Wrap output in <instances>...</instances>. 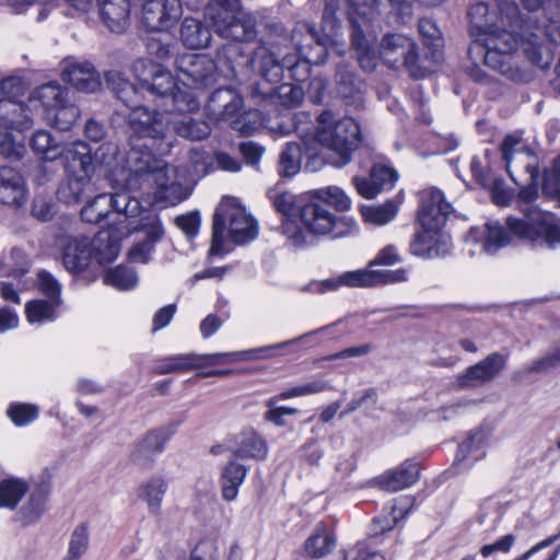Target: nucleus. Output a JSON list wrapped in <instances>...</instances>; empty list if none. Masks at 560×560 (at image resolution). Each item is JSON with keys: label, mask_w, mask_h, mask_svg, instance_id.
<instances>
[{"label": "nucleus", "mask_w": 560, "mask_h": 560, "mask_svg": "<svg viewBox=\"0 0 560 560\" xmlns=\"http://www.w3.org/2000/svg\"><path fill=\"white\" fill-rule=\"evenodd\" d=\"M536 191L522 190L520 197L526 200L522 208L524 218L508 217L505 226L498 221L486 224L487 235L483 240V250L489 255L497 254L502 247L512 244V235L528 242L544 243L548 248L560 246V220L550 212H542L532 206Z\"/></svg>", "instance_id": "f03ea898"}, {"label": "nucleus", "mask_w": 560, "mask_h": 560, "mask_svg": "<svg viewBox=\"0 0 560 560\" xmlns=\"http://www.w3.org/2000/svg\"><path fill=\"white\" fill-rule=\"evenodd\" d=\"M90 546V526L88 523H80L70 535L67 556L63 560H79Z\"/></svg>", "instance_id": "8fccbe9b"}, {"label": "nucleus", "mask_w": 560, "mask_h": 560, "mask_svg": "<svg viewBox=\"0 0 560 560\" xmlns=\"http://www.w3.org/2000/svg\"><path fill=\"white\" fill-rule=\"evenodd\" d=\"M506 365V358L493 352L475 365L466 369L465 373L456 378V386L460 389L475 388L494 380Z\"/></svg>", "instance_id": "6ab92c4d"}, {"label": "nucleus", "mask_w": 560, "mask_h": 560, "mask_svg": "<svg viewBox=\"0 0 560 560\" xmlns=\"http://www.w3.org/2000/svg\"><path fill=\"white\" fill-rule=\"evenodd\" d=\"M268 448L265 440L254 432L243 434L233 455L237 458L262 460L267 457Z\"/></svg>", "instance_id": "37998d69"}, {"label": "nucleus", "mask_w": 560, "mask_h": 560, "mask_svg": "<svg viewBox=\"0 0 560 560\" xmlns=\"http://www.w3.org/2000/svg\"><path fill=\"white\" fill-rule=\"evenodd\" d=\"M380 57L389 68L405 67L413 78L422 77L416 42L400 33H387L380 43Z\"/></svg>", "instance_id": "9d476101"}, {"label": "nucleus", "mask_w": 560, "mask_h": 560, "mask_svg": "<svg viewBox=\"0 0 560 560\" xmlns=\"http://www.w3.org/2000/svg\"><path fill=\"white\" fill-rule=\"evenodd\" d=\"M419 478V463L413 459H406L396 468L381 475L377 478V483L386 491L396 492L411 487Z\"/></svg>", "instance_id": "cd10ccee"}, {"label": "nucleus", "mask_w": 560, "mask_h": 560, "mask_svg": "<svg viewBox=\"0 0 560 560\" xmlns=\"http://www.w3.org/2000/svg\"><path fill=\"white\" fill-rule=\"evenodd\" d=\"M175 66L184 84L207 88L217 81L215 62L206 55L187 54L176 58Z\"/></svg>", "instance_id": "4468645a"}, {"label": "nucleus", "mask_w": 560, "mask_h": 560, "mask_svg": "<svg viewBox=\"0 0 560 560\" xmlns=\"http://www.w3.org/2000/svg\"><path fill=\"white\" fill-rule=\"evenodd\" d=\"M60 304L48 300H34L26 304L25 313L31 324H43L56 318V310Z\"/></svg>", "instance_id": "864d4df0"}, {"label": "nucleus", "mask_w": 560, "mask_h": 560, "mask_svg": "<svg viewBox=\"0 0 560 560\" xmlns=\"http://www.w3.org/2000/svg\"><path fill=\"white\" fill-rule=\"evenodd\" d=\"M66 176L61 180L56 191L57 199L69 206L79 205L83 199L96 194L97 188L92 180L91 173L85 172H65Z\"/></svg>", "instance_id": "b1692460"}, {"label": "nucleus", "mask_w": 560, "mask_h": 560, "mask_svg": "<svg viewBox=\"0 0 560 560\" xmlns=\"http://www.w3.org/2000/svg\"><path fill=\"white\" fill-rule=\"evenodd\" d=\"M398 212L396 202L389 200L381 206H365L361 208L362 217L366 222L384 225L395 219Z\"/></svg>", "instance_id": "5fc2aeb1"}, {"label": "nucleus", "mask_w": 560, "mask_h": 560, "mask_svg": "<svg viewBox=\"0 0 560 560\" xmlns=\"http://www.w3.org/2000/svg\"><path fill=\"white\" fill-rule=\"evenodd\" d=\"M260 125L261 114L259 110H248L240 115L237 114L231 121L232 128L243 136L252 135Z\"/></svg>", "instance_id": "680f3d73"}, {"label": "nucleus", "mask_w": 560, "mask_h": 560, "mask_svg": "<svg viewBox=\"0 0 560 560\" xmlns=\"http://www.w3.org/2000/svg\"><path fill=\"white\" fill-rule=\"evenodd\" d=\"M335 547L336 537L324 522L316 524L312 535L304 542L306 555L314 559L324 558Z\"/></svg>", "instance_id": "4c0bfd02"}, {"label": "nucleus", "mask_w": 560, "mask_h": 560, "mask_svg": "<svg viewBox=\"0 0 560 560\" xmlns=\"http://www.w3.org/2000/svg\"><path fill=\"white\" fill-rule=\"evenodd\" d=\"M250 93L253 98L284 107L298 106L304 98V92L301 86L289 83L267 82L266 78L261 74L260 79L252 85Z\"/></svg>", "instance_id": "a211bd4d"}, {"label": "nucleus", "mask_w": 560, "mask_h": 560, "mask_svg": "<svg viewBox=\"0 0 560 560\" xmlns=\"http://www.w3.org/2000/svg\"><path fill=\"white\" fill-rule=\"evenodd\" d=\"M282 40L287 43V48L289 45L292 46L296 55L289 52L282 55L280 42L269 40L261 43L250 58L244 56L237 44L222 45L217 51V57L220 60H226L232 72H236V67L240 65L237 58H245L246 66L249 62H258L260 74L271 83H280L283 80L284 69L293 80L303 82L310 77L312 61L324 62L322 56L326 54V49L318 40L312 24L296 23L290 36H284Z\"/></svg>", "instance_id": "f257e3e1"}, {"label": "nucleus", "mask_w": 560, "mask_h": 560, "mask_svg": "<svg viewBox=\"0 0 560 560\" xmlns=\"http://www.w3.org/2000/svg\"><path fill=\"white\" fill-rule=\"evenodd\" d=\"M49 492L50 486L48 482H42L32 491L27 505L22 509L26 523L35 522L40 517Z\"/></svg>", "instance_id": "603ef678"}, {"label": "nucleus", "mask_w": 560, "mask_h": 560, "mask_svg": "<svg viewBox=\"0 0 560 560\" xmlns=\"http://www.w3.org/2000/svg\"><path fill=\"white\" fill-rule=\"evenodd\" d=\"M93 248L101 262L114 260L120 249L119 240L110 232H100L94 242L85 235L67 236L62 242V264L72 273L83 271L90 264Z\"/></svg>", "instance_id": "0eeeda50"}, {"label": "nucleus", "mask_w": 560, "mask_h": 560, "mask_svg": "<svg viewBox=\"0 0 560 560\" xmlns=\"http://www.w3.org/2000/svg\"><path fill=\"white\" fill-rule=\"evenodd\" d=\"M451 249V237L436 229L422 228L413 234L409 244L411 255L425 259L443 257L450 254Z\"/></svg>", "instance_id": "aec40b11"}, {"label": "nucleus", "mask_w": 560, "mask_h": 560, "mask_svg": "<svg viewBox=\"0 0 560 560\" xmlns=\"http://www.w3.org/2000/svg\"><path fill=\"white\" fill-rule=\"evenodd\" d=\"M129 150L126 153L125 166L121 170V188L131 185V176H141L152 170H158V175H164V161L155 150L156 143L129 140Z\"/></svg>", "instance_id": "9b49d317"}, {"label": "nucleus", "mask_w": 560, "mask_h": 560, "mask_svg": "<svg viewBox=\"0 0 560 560\" xmlns=\"http://www.w3.org/2000/svg\"><path fill=\"white\" fill-rule=\"evenodd\" d=\"M226 232L235 244H245L258 235L257 221L232 198L223 199L214 211L210 256L223 254Z\"/></svg>", "instance_id": "39448f33"}, {"label": "nucleus", "mask_w": 560, "mask_h": 560, "mask_svg": "<svg viewBox=\"0 0 560 560\" xmlns=\"http://www.w3.org/2000/svg\"><path fill=\"white\" fill-rule=\"evenodd\" d=\"M195 353H184L170 358L154 369L156 374L183 373L195 370Z\"/></svg>", "instance_id": "4d7b16f0"}, {"label": "nucleus", "mask_w": 560, "mask_h": 560, "mask_svg": "<svg viewBox=\"0 0 560 560\" xmlns=\"http://www.w3.org/2000/svg\"><path fill=\"white\" fill-rule=\"evenodd\" d=\"M212 27L222 38L232 39L236 43L250 42L255 39L256 20L245 12L226 15L224 12L213 16Z\"/></svg>", "instance_id": "f3484780"}, {"label": "nucleus", "mask_w": 560, "mask_h": 560, "mask_svg": "<svg viewBox=\"0 0 560 560\" xmlns=\"http://www.w3.org/2000/svg\"><path fill=\"white\" fill-rule=\"evenodd\" d=\"M33 97L48 110H52L66 102L65 92L56 82L40 85L33 92Z\"/></svg>", "instance_id": "6e6d98bb"}, {"label": "nucleus", "mask_w": 560, "mask_h": 560, "mask_svg": "<svg viewBox=\"0 0 560 560\" xmlns=\"http://www.w3.org/2000/svg\"><path fill=\"white\" fill-rule=\"evenodd\" d=\"M173 132L182 138L199 141L206 139L211 133V128L206 121L183 118L178 121H171V135Z\"/></svg>", "instance_id": "49530a36"}, {"label": "nucleus", "mask_w": 560, "mask_h": 560, "mask_svg": "<svg viewBox=\"0 0 560 560\" xmlns=\"http://www.w3.org/2000/svg\"><path fill=\"white\" fill-rule=\"evenodd\" d=\"M180 39L189 49H201L208 47L211 33L199 20L185 18L180 27Z\"/></svg>", "instance_id": "ea45409f"}, {"label": "nucleus", "mask_w": 560, "mask_h": 560, "mask_svg": "<svg viewBox=\"0 0 560 560\" xmlns=\"http://www.w3.org/2000/svg\"><path fill=\"white\" fill-rule=\"evenodd\" d=\"M160 100V106L168 112L189 113L199 108L197 97L189 91L180 90L175 86L164 94H155L153 96Z\"/></svg>", "instance_id": "58836bf2"}, {"label": "nucleus", "mask_w": 560, "mask_h": 560, "mask_svg": "<svg viewBox=\"0 0 560 560\" xmlns=\"http://www.w3.org/2000/svg\"><path fill=\"white\" fill-rule=\"evenodd\" d=\"M243 107L242 96L231 88H220L211 93L206 104V115L210 120L232 121Z\"/></svg>", "instance_id": "4be33fe9"}, {"label": "nucleus", "mask_w": 560, "mask_h": 560, "mask_svg": "<svg viewBox=\"0 0 560 560\" xmlns=\"http://www.w3.org/2000/svg\"><path fill=\"white\" fill-rule=\"evenodd\" d=\"M125 119L130 132L129 140L156 143L159 154L171 152L174 138L171 137V120L165 114L141 105L130 110Z\"/></svg>", "instance_id": "6e6552de"}, {"label": "nucleus", "mask_w": 560, "mask_h": 560, "mask_svg": "<svg viewBox=\"0 0 560 560\" xmlns=\"http://www.w3.org/2000/svg\"><path fill=\"white\" fill-rule=\"evenodd\" d=\"M145 47L148 52L159 61H166L174 56L173 46L170 43L163 42L162 38L155 35L147 38Z\"/></svg>", "instance_id": "774afa93"}, {"label": "nucleus", "mask_w": 560, "mask_h": 560, "mask_svg": "<svg viewBox=\"0 0 560 560\" xmlns=\"http://www.w3.org/2000/svg\"><path fill=\"white\" fill-rule=\"evenodd\" d=\"M303 153L308 158H315L318 155L317 149L310 137L304 136L301 143H287L285 148L280 153L279 174L285 177L296 175L301 170Z\"/></svg>", "instance_id": "bb28decb"}, {"label": "nucleus", "mask_w": 560, "mask_h": 560, "mask_svg": "<svg viewBox=\"0 0 560 560\" xmlns=\"http://www.w3.org/2000/svg\"><path fill=\"white\" fill-rule=\"evenodd\" d=\"M7 415L18 427H24L38 417V407L32 404L12 402L9 405Z\"/></svg>", "instance_id": "bf43d9fd"}, {"label": "nucleus", "mask_w": 560, "mask_h": 560, "mask_svg": "<svg viewBox=\"0 0 560 560\" xmlns=\"http://www.w3.org/2000/svg\"><path fill=\"white\" fill-rule=\"evenodd\" d=\"M452 206L444 200L441 190L430 188L422 191L421 205L418 211V221L423 229L442 230Z\"/></svg>", "instance_id": "412c9836"}, {"label": "nucleus", "mask_w": 560, "mask_h": 560, "mask_svg": "<svg viewBox=\"0 0 560 560\" xmlns=\"http://www.w3.org/2000/svg\"><path fill=\"white\" fill-rule=\"evenodd\" d=\"M521 144V137L516 135H508L503 139L500 151L506 171L516 185H522L523 180L517 177L514 170V167L522 166L527 174V179L524 182L528 185H536L539 176L536 158Z\"/></svg>", "instance_id": "f8f14e48"}, {"label": "nucleus", "mask_w": 560, "mask_h": 560, "mask_svg": "<svg viewBox=\"0 0 560 560\" xmlns=\"http://www.w3.org/2000/svg\"><path fill=\"white\" fill-rule=\"evenodd\" d=\"M114 212L132 220L141 212L140 201L122 188L115 192H100L81 209V218L89 223H100Z\"/></svg>", "instance_id": "1a4fd4ad"}, {"label": "nucleus", "mask_w": 560, "mask_h": 560, "mask_svg": "<svg viewBox=\"0 0 560 560\" xmlns=\"http://www.w3.org/2000/svg\"><path fill=\"white\" fill-rule=\"evenodd\" d=\"M343 280L352 285L371 288L388 283L405 282L408 280V272L405 268H398L396 270L360 269L347 271Z\"/></svg>", "instance_id": "a878e982"}, {"label": "nucleus", "mask_w": 560, "mask_h": 560, "mask_svg": "<svg viewBox=\"0 0 560 560\" xmlns=\"http://www.w3.org/2000/svg\"><path fill=\"white\" fill-rule=\"evenodd\" d=\"M168 489V481L163 476H153L139 485L137 497L147 504L150 514H161L163 498Z\"/></svg>", "instance_id": "f704fd0d"}, {"label": "nucleus", "mask_w": 560, "mask_h": 560, "mask_svg": "<svg viewBox=\"0 0 560 560\" xmlns=\"http://www.w3.org/2000/svg\"><path fill=\"white\" fill-rule=\"evenodd\" d=\"M331 326H325L317 330L311 331L308 334L302 335L298 338L276 343L267 347H259L250 350H242V351H231V352H217V353H206V354H197L195 353L196 368L201 369L206 366H214L222 364H230L241 361H252L258 359H267L273 355L272 351L278 348L285 347L288 345L295 343L302 339L307 338L311 335H315L318 332H323L328 330Z\"/></svg>", "instance_id": "ddd939ff"}, {"label": "nucleus", "mask_w": 560, "mask_h": 560, "mask_svg": "<svg viewBox=\"0 0 560 560\" xmlns=\"http://www.w3.org/2000/svg\"><path fill=\"white\" fill-rule=\"evenodd\" d=\"M26 199V188L22 175L12 167H0V202L21 206Z\"/></svg>", "instance_id": "2f4dec72"}, {"label": "nucleus", "mask_w": 560, "mask_h": 560, "mask_svg": "<svg viewBox=\"0 0 560 560\" xmlns=\"http://www.w3.org/2000/svg\"><path fill=\"white\" fill-rule=\"evenodd\" d=\"M58 159H61L65 172L91 173L92 149L84 141H74L61 145Z\"/></svg>", "instance_id": "c756f323"}, {"label": "nucleus", "mask_w": 560, "mask_h": 560, "mask_svg": "<svg viewBox=\"0 0 560 560\" xmlns=\"http://www.w3.org/2000/svg\"><path fill=\"white\" fill-rule=\"evenodd\" d=\"M188 172L191 176L201 178L209 173L213 164V156L201 149L192 148L188 152Z\"/></svg>", "instance_id": "13d9d810"}, {"label": "nucleus", "mask_w": 560, "mask_h": 560, "mask_svg": "<svg viewBox=\"0 0 560 560\" xmlns=\"http://www.w3.org/2000/svg\"><path fill=\"white\" fill-rule=\"evenodd\" d=\"M62 80L73 85L78 91L92 93L101 88L100 75L89 61L69 58L63 61Z\"/></svg>", "instance_id": "393cba45"}, {"label": "nucleus", "mask_w": 560, "mask_h": 560, "mask_svg": "<svg viewBox=\"0 0 560 560\" xmlns=\"http://www.w3.org/2000/svg\"><path fill=\"white\" fill-rule=\"evenodd\" d=\"M412 503L410 498H399L386 505L383 513L372 520L370 535L378 536L392 530L409 513Z\"/></svg>", "instance_id": "c85d7f7f"}, {"label": "nucleus", "mask_w": 560, "mask_h": 560, "mask_svg": "<svg viewBox=\"0 0 560 560\" xmlns=\"http://www.w3.org/2000/svg\"><path fill=\"white\" fill-rule=\"evenodd\" d=\"M30 262L24 250L13 247L0 257V275L21 277L28 271Z\"/></svg>", "instance_id": "a18cd8bd"}, {"label": "nucleus", "mask_w": 560, "mask_h": 560, "mask_svg": "<svg viewBox=\"0 0 560 560\" xmlns=\"http://www.w3.org/2000/svg\"><path fill=\"white\" fill-rule=\"evenodd\" d=\"M133 219H138L137 224L130 226L129 230L144 232V240L150 241L153 245L163 238L165 230L160 217L154 211L141 207V212Z\"/></svg>", "instance_id": "79ce46f5"}, {"label": "nucleus", "mask_w": 560, "mask_h": 560, "mask_svg": "<svg viewBox=\"0 0 560 560\" xmlns=\"http://www.w3.org/2000/svg\"><path fill=\"white\" fill-rule=\"evenodd\" d=\"M336 83L338 93L343 98H353L355 102L362 101L361 92L357 85L355 75L347 63L338 65L336 72Z\"/></svg>", "instance_id": "de8ad7c7"}, {"label": "nucleus", "mask_w": 560, "mask_h": 560, "mask_svg": "<svg viewBox=\"0 0 560 560\" xmlns=\"http://www.w3.org/2000/svg\"><path fill=\"white\" fill-rule=\"evenodd\" d=\"M351 200L337 186L313 190L310 200L301 208V222L305 230L316 236L330 240L351 237L358 234L357 221L349 215H337L335 211H348Z\"/></svg>", "instance_id": "20e7f679"}, {"label": "nucleus", "mask_w": 560, "mask_h": 560, "mask_svg": "<svg viewBox=\"0 0 560 560\" xmlns=\"http://www.w3.org/2000/svg\"><path fill=\"white\" fill-rule=\"evenodd\" d=\"M105 81L117 100H119L130 110L142 105V94L145 90L140 89V84H132L118 71H108L105 74Z\"/></svg>", "instance_id": "7c9ffc66"}, {"label": "nucleus", "mask_w": 560, "mask_h": 560, "mask_svg": "<svg viewBox=\"0 0 560 560\" xmlns=\"http://www.w3.org/2000/svg\"><path fill=\"white\" fill-rule=\"evenodd\" d=\"M520 48L530 62L539 67L545 66L541 45L536 34L524 39L520 38L514 31L490 28L480 34V37L469 47L468 52L471 58L474 55L482 57L486 66L517 81L522 75L514 66V59Z\"/></svg>", "instance_id": "7ed1b4c3"}, {"label": "nucleus", "mask_w": 560, "mask_h": 560, "mask_svg": "<svg viewBox=\"0 0 560 560\" xmlns=\"http://www.w3.org/2000/svg\"><path fill=\"white\" fill-rule=\"evenodd\" d=\"M351 44L355 49L357 59L362 70L366 72L374 71L381 58L380 51H375L370 40L365 37L362 25L354 16H351Z\"/></svg>", "instance_id": "72a5a7b5"}, {"label": "nucleus", "mask_w": 560, "mask_h": 560, "mask_svg": "<svg viewBox=\"0 0 560 560\" xmlns=\"http://www.w3.org/2000/svg\"><path fill=\"white\" fill-rule=\"evenodd\" d=\"M141 7V24L150 33L168 30L183 13L180 0H149Z\"/></svg>", "instance_id": "dca6fc26"}, {"label": "nucleus", "mask_w": 560, "mask_h": 560, "mask_svg": "<svg viewBox=\"0 0 560 560\" xmlns=\"http://www.w3.org/2000/svg\"><path fill=\"white\" fill-rule=\"evenodd\" d=\"M54 110L52 124L60 130H69L79 117V108L66 102Z\"/></svg>", "instance_id": "0e129e2a"}, {"label": "nucleus", "mask_w": 560, "mask_h": 560, "mask_svg": "<svg viewBox=\"0 0 560 560\" xmlns=\"http://www.w3.org/2000/svg\"><path fill=\"white\" fill-rule=\"evenodd\" d=\"M140 89L145 90L151 96L164 94L175 86L172 73L160 63L148 58H138L130 67Z\"/></svg>", "instance_id": "2eb2a0df"}, {"label": "nucleus", "mask_w": 560, "mask_h": 560, "mask_svg": "<svg viewBox=\"0 0 560 560\" xmlns=\"http://www.w3.org/2000/svg\"><path fill=\"white\" fill-rule=\"evenodd\" d=\"M38 287L40 291L48 298V301L60 304L61 285L58 280L48 271L40 270L37 275Z\"/></svg>", "instance_id": "338daca9"}, {"label": "nucleus", "mask_w": 560, "mask_h": 560, "mask_svg": "<svg viewBox=\"0 0 560 560\" xmlns=\"http://www.w3.org/2000/svg\"><path fill=\"white\" fill-rule=\"evenodd\" d=\"M104 282L118 290L127 291L138 284V276L133 268L119 265L106 271Z\"/></svg>", "instance_id": "09e8293b"}, {"label": "nucleus", "mask_w": 560, "mask_h": 560, "mask_svg": "<svg viewBox=\"0 0 560 560\" xmlns=\"http://www.w3.org/2000/svg\"><path fill=\"white\" fill-rule=\"evenodd\" d=\"M249 468L235 460H229L220 475L221 497L226 502L235 501L238 489L245 481Z\"/></svg>", "instance_id": "c9c22d12"}, {"label": "nucleus", "mask_w": 560, "mask_h": 560, "mask_svg": "<svg viewBox=\"0 0 560 560\" xmlns=\"http://www.w3.org/2000/svg\"><path fill=\"white\" fill-rule=\"evenodd\" d=\"M171 433L165 428H158L147 432L130 452V460L143 468H150L155 458L164 451Z\"/></svg>", "instance_id": "5701e85b"}, {"label": "nucleus", "mask_w": 560, "mask_h": 560, "mask_svg": "<svg viewBox=\"0 0 560 560\" xmlns=\"http://www.w3.org/2000/svg\"><path fill=\"white\" fill-rule=\"evenodd\" d=\"M26 152L24 142L22 139H14L11 133H5L3 139L0 140V154L12 161L21 160Z\"/></svg>", "instance_id": "69168bd1"}, {"label": "nucleus", "mask_w": 560, "mask_h": 560, "mask_svg": "<svg viewBox=\"0 0 560 560\" xmlns=\"http://www.w3.org/2000/svg\"><path fill=\"white\" fill-rule=\"evenodd\" d=\"M30 487L19 478H7L0 482V508L15 509Z\"/></svg>", "instance_id": "c03bdc74"}, {"label": "nucleus", "mask_w": 560, "mask_h": 560, "mask_svg": "<svg viewBox=\"0 0 560 560\" xmlns=\"http://www.w3.org/2000/svg\"><path fill=\"white\" fill-rule=\"evenodd\" d=\"M30 145L36 154L46 161L57 160L61 147L46 130H37L30 141Z\"/></svg>", "instance_id": "3c124183"}, {"label": "nucleus", "mask_w": 560, "mask_h": 560, "mask_svg": "<svg viewBox=\"0 0 560 560\" xmlns=\"http://www.w3.org/2000/svg\"><path fill=\"white\" fill-rule=\"evenodd\" d=\"M31 126L32 118L28 108L9 98L0 100V127L23 131Z\"/></svg>", "instance_id": "e433bc0d"}, {"label": "nucleus", "mask_w": 560, "mask_h": 560, "mask_svg": "<svg viewBox=\"0 0 560 560\" xmlns=\"http://www.w3.org/2000/svg\"><path fill=\"white\" fill-rule=\"evenodd\" d=\"M560 366V347L556 348L542 357L532 361L526 370L528 373H545Z\"/></svg>", "instance_id": "e2e57ef3"}, {"label": "nucleus", "mask_w": 560, "mask_h": 560, "mask_svg": "<svg viewBox=\"0 0 560 560\" xmlns=\"http://www.w3.org/2000/svg\"><path fill=\"white\" fill-rule=\"evenodd\" d=\"M314 145L320 144L337 155L332 164L343 167L351 161L352 152L361 142L358 122L351 117L335 119L329 110L323 112L317 119L315 133L311 137Z\"/></svg>", "instance_id": "423d86ee"}, {"label": "nucleus", "mask_w": 560, "mask_h": 560, "mask_svg": "<svg viewBox=\"0 0 560 560\" xmlns=\"http://www.w3.org/2000/svg\"><path fill=\"white\" fill-rule=\"evenodd\" d=\"M327 389H329L328 382H326L324 380H313L308 383L301 384V385H298V386H294V387H291L289 389L281 392L278 395V398L290 399V398L300 397V396L316 395V394L323 393Z\"/></svg>", "instance_id": "052dcab7"}, {"label": "nucleus", "mask_w": 560, "mask_h": 560, "mask_svg": "<svg viewBox=\"0 0 560 560\" xmlns=\"http://www.w3.org/2000/svg\"><path fill=\"white\" fill-rule=\"evenodd\" d=\"M96 4L101 19L109 31L121 33L126 30L131 7L128 0H96Z\"/></svg>", "instance_id": "473e14b6"}, {"label": "nucleus", "mask_w": 560, "mask_h": 560, "mask_svg": "<svg viewBox=\"0 0 560 560\" xmlns=\"http://www.w3.org/2000/svg\"><path fill=\"white\" fill-rule=\"evenodd\" d=\"M268 198L272 202L275 209L284 217L301 218V208L307 202L303 196H296L291 191H280L278 188H272L268 191Z\"/></svg>", "instance_id": "a19ab883"}]
</instances>
